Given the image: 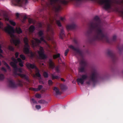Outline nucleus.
Listing matches in <instances>:
<instances>
[{
  "label": "nucleus",
  "mask_w": 123,
  "mask_h": 123,
  "mask_svg": "<svg viewBox=\"0 0 123 123\" xmlns=\"http://www.w3.org/2000/svg\"><path fill=\"white\" fill-rule=\"evenodd\" d=\"M100 20L98 16H95L93 21L89 25V29L87 33L89 35L94 32V34L89 38L88 41L91 44H93L96 41L101 40L110 44L115 43L116 41L117 37L113 36L112 39L108 38L107 35L105 33L101 25Z\"/></svg>",
  "instance_id": "1"
},
{
  "label": "nucleus",
  "mask_w": 123,
  "mask_h": 123,
  "mask_svg": "<svg viewBox=\"0 0 123 123\" xmlns=\"http://www.w3.org/2000/svg\"><path fill=\"white\" fill-rule=\"evenodd\" d=\"M69 1L66 0H49V3H46L45 7H44L42 10L48 9L52 10L55 12H57L61 10V8L59 2L62 4L66 5Z\"/></svg>",
  "instance_id": "2"
},
{
  "label": "nucleus",
  "mask_w": 123,
  "mask_h": 123,
  "mask_svg": "<svg viewBox=\"0 0 123 123\" xmlns=\"http://www.w3.org/2000/svg\"><path fill=\"white\" fill-rule=\"evenodd\" d=\"M69 47L73 49L76 52L77 54L80 58L81 60L80 62V66L79 68V71L80 72H83L85 70V68L87 66V63L83 58V53L81 50L79 49L75 48L73 45H71L69 46Z\"/></svg>",
  "instance_id": "3"
},
{
  "label": "nucleus",
  "mask_w": 123,
  "mask_h": 123,
  "mask_svg": "<svg viewBox=\"0 0 123 123\" xmlns=\"http://www.w3.org/2000/svg\"><path fill=\"white\" fill-rule=\"evenodd\" d=\"M100 78L99 73L96 70L93 71L90 74L89 77V80L86 82L87 84L90 85L92 84L94 85L96 83Z\"/></svg>",
  "instance_id": "4"
},
{
  "label": "nucleus",
  "mask_w": 123,
  "mask_h": 123,
  "mask_svg": "<svg viewBox=\"0 0 123 123\" xmlns=\"http://www.w3.org/2000/svg\"><path fill=\"white\" fill-rule=\"evenodd\" d=\"M6 31L7 32L11 37V42L12 43L15 44V31L13 27L9 25H7V26L5 28Z\"/></svg>",
  "instance_id": "5"
},
{
  "label": "nucleus",
  "mask_w": 123,
  "mask_h": 123,
  "mask_svg": "<svg viewBox=\"0 0 123 123\" xmlns=\"http://www.w3.org/2000/svg\"><path fill=\"white\" fill-rule=\"evenodd\" d=\"M106 54L107 55L110 57L113 62L115 63L117 59V57L116 55L112 50L108 49L106 50Z\"/></svg>",
  "instance_id": "6"
},
{
  "label": "nucleus",
  "mask_w": 123,
  "mask_h": 123,
  "mask_svg": "<svg viewBox=\"0 0 123 123\" xmlns=\"http://www.w3.org/2000/svg\"><path fill=\"white\" fill-rule=\"evenodd\" d=\"M40 37L41 38H40V40L37 38H35L34 39L35 41L33 40L31 41V43L33 47L34 48L37 46L39 43H41L42 41L45 42V41L44 39V36Z\"/></svg>",
  "instance_id": "7"
},
{
  "label": "nucleus",
  "mask_w": 123,
  "mask_h": 123,
  "mask_svg": "<svg viewBox=\"0 0 123 123\" xmlns=\"http://www.w3.org/2000/svg\"><path fill=\"white\" fill-rule=\"evenodd\" d=\"M23 40L25 44L24 52L25 54H29L30 53V46L29 44L28 39L27 37H25L24 38Z\"/></svg>",
  "instance_id": "8"
},
{
  "label": "nucleus",
  "mask_w": 123,
  "mask_h": 123,
  "mask_svg": "<svg viewBox=\"0 0 123 123\" xmlns=\"http://www.w3.org/2000/svg\"><path fill=\"white\" fill-rule=\"evenodd\" d=\"M87 76L86 74H82L80 78H78L76 80V81L78 84L80 83L83 85L85 81L87 79Z\"/></svg>",
  "instance_id": "9"
},
{
  "label": "nucleus",
  "mask_w": 123,
  "mask_h": 123,
  "mask_svg": "<svg viewBox=\"0 0 123 123\" xmlns=\"http://www.w3.org/2000/svg\"><path fill=\"white\" fill-rule=\"evenodd\" d=\"M76 26V25L75 23H72L70 24L67 25L66 26V28L68 30H73L75 29Z\"/></svg>",
  "instance_id": "10"
},
{
  "label": "nucleus",
  "mask_w": 123,
  "mask_h": 123,
  "mask_svg": "<svg viewBox=\"0 0 123 123\" xmlns=\"http://www.w3.org/2000/svg\"><path fill=\"white\" fill-rule=\"evenodd\" d=\"M26 66L29 69L31 68L32 69L34 68L35 69H36L37 68V67L34 64H31L29 63H27L26 64Z\"/></svg>",
  "instance_id": "11"
},
{
  "label": "nucleus",
  "mask_w": 123,
  "mask_h": 123,
  "mask_svg": "<svg viewBox=\"0 0 123 123\" xmlns=\"http://www.w3.org/2000/svg\"><path fill=\"white\" fill-rule=\"evenodd\" d=\"M18 75L20 76L21 78H24L27 81H29V77L26 75L25 74H21V73H18Z\"/></svg>",
  "instance_id": "12"
},
{
  "label": "nucleus",
  "mask_w": 123,
  "mask_h": 123,
  "mask_svg": "<svg viewBox=\"0 0 123 123\" xmlns=\"http://www.w3.org/2000/svg\"><path fill=\"white\" fill-rule=\"evenodd\" d=\"M39 57L41 59H44L47 58V56L44 52L38 53Z\"/></svg>",
  "instance_id": "13"
},
{
  "label": "nucleus",
  "mask_w": 123,
  "mask_h": 123,
  "mask_svg": "<svg viewBox=\"0 0 123 123\" xmlns=\"http://www.w3.org/2000/svg\"><path fill=\"white\" fill-rule=\"evenodd\" d=\"M17 62H19V65L20 66L22 67L24 66L23 64L24 62L22 61L21 58H18L17 59V60L16 59V64L17 63Z\"/></svg>",
  "instance_id": "14"
},
{
  "label": "nucleus",
  "mask_w": 123,
  "mask_h": 123,
  "mask_svg": "<svg viewBox=\"0 0 123 123\" xmlns=\"http://www.w3.org/2000/svg\"><path fill=\"white\" fill-rule=\"evenodd\" d=\"M12 61L10 62V65L12 68H15V59L13 58H12Z\"/></svg>",
  "instance_id": "15"
},
{
  "label": "nucleus",
  "mask_w": 123,
  "mask_h": 123,
  "mask_svg": "<svg viewBox=\"0 0 123 123\" xmlns=\"http://www.w3.org/2000/svg\"><path fill=\"white\" fill-rule=\"evenodd\" d=\"M49 64L50 67L51 68L53 69L55 67L54 64L51 59L49 60Z\"/></svg>",
  "instance_id": "16"
},
{
  "label": "nucleus",
  "mask_w": 123,
  "mask_h": 123,
  "mask_svg": "<svg viewBox=\"0 0 123 123\" xmlns=\"http://www.w3.org/2000/svg\"><path fill=\"white\" fill-rule=\"evenodd\" d=\"M35 75L38 77L39 78L41 79V75L40 73V71L38 68L36 69Z\"/></svg>",
  "instance_id": "17"
},
{
  "label": "nucleus",
  "mask_w": 123,
  "mask_h": 123,
  "mask_svg": "<svg viewBox=\"0 0 123 123\" xmlns=\"http://www.w3.org/2000/svg\"><path fill=\"white\" fill-rule=\"evenodd\" d=\"M5 18L6 20L8 21L9 23L12 25L13 26H15V23L13 22L12 21L9 20L8 17L7 16H5Z\"/></svg>",
  "instance_id": "18"
},
{
  "label": "nucleus",
  "mask_w": 123,
  "mask_h": 123,
  "mask_svg": "<svg viewBox=\"0 0 123 123\" xmlns=\"http://www.w3.org/2000/svg\"><path fill=\"white\" fill-rule=\"evenodd\" d=\"M53 90L55 91L56 95L60 94L61 93L60 92L59 89L56 87H55Z\"/></svg>",
  "instance_id": "19"
},
{
  "label": "nucleus",
  "mask_w": 123,
  "mask_h": 123,
  "mask_svg": "<svg viewBox=\"0 0 123 123\" xmlns=\"http://www.w3.org/2000/svg\"><path fill=\"white\" fill-rule=\"evenodd\" d=\"M64 32L63 29H62L60 34V37L62 39L63 37L65 36Z\"/></svg>",
  "instance_id": "20"
},
{
  "label": "nucleus",
  "mask_w": 123,
  "mask_h": 123,
  "mask_svg": "<svg viewBox=\"0 0 123 123\" xmlns=\"http://www.w3.org/2000/svg\"><path fill=\"white\" fill-rule=\"evenodd\" d=\"M35 29V27L33 25H31L29 28V31L31 32H33L34 31Z\"/></svg>",
  "instance_id": "21"
},
{
  "label": "nucleus",
  "mask_w": 123,
  "mask_h": 123,
  "mask_svg": "<svg viewBox=\"0 0 123 123\" xmlns=\"http://www.w3.org/2000/svg\"><path fill=\"white\" fill-rule=\"evenodd\" d=\"M22 31L21 28L20 27L18 28L16 26V33H17L18 34L22 33Z\"/></svg>",
  "instance_id": "22"
},
{
  "label": "nucleus",
  "mask_w": 123,
  "mask_h": 123,
  "mask_svg": "<svg viewBox=\"0 0 123 123\" xmlns=\"http://www.w3.org/2000/svg\"><path fill=\"white\" fill-rule=\"evenodd\" d=\"M47 30L48 32L51 31L52 33V34H53L54 33L53 30V29L51 28L50 25H49L48 26Z\"/></svg>",
  "instance_id": "23"
},
{
  "label": "nucleus",
  "mask_w": 123,
  "mask_h": 123,
  "mask_svg": "<svg viewBox=\"0 0 123 123\" xmlns=\"http://www.w3.org/2000/svg\"><path fill=\"white\" fill-rule=\"evenodd\" d=\"M117 47L119 51L120 52L123 51V45L122 48H121L120 47L119 44H117Z\"/></svg>",
  "instance_id": "24"
},
{
  "label": "nucleus",
  "mask_w": 123,
  "mask_h": 123,
  "mask_svg": "<svg viewBox=\"0 0 123 123\" xmlns=\"http://www.w3.org/2000/svg\"><path fill=\"white\" fill-rule=\"evenodd\" d=\"M17 71H18L20 73H22V69L21 68H18L17 66V65L16 64V74H17L16 72Z\"/></svg>",
  "instance_id": "25"
},
{
  "label": "nucleus",
  "mask_w": 123,
  "mask_h": 123,
  "mask_svg": "<svg viewBox=\"0 0 123 123\" xmlns=\"http://www.w3.org/2000/svg\"><path fill=\"white\" fill-rule=\"evenodd\" d=\"M38 34L39 37L43 36V31L41 30H40L38 33Z\"/></svg>",
  "instance_id": "26"
},
{
  "label": "nucleus",
  "mask_w": 123,
  "mask_h": 123,
  "mask_svg": "<svg viewBox=\"0 0 123 123\" xmlns=\"http://www.w3.org/2000/svg\"><path fill=\"white\" fill-rule=\"evenodd\" d=\"M14 85V82L13 80H11L9 82V86L10 87H13Z\"/></svg>",
  "instance_id": "27"
},
{
  "label": "nucleus",
  "mask_w": 123,
  "mask_h": 123,
  "mask_svg": "<svg viewBox=\"0 0 123 123\" xmlns=\"http://www.w3.org/2000/svg\"><path fill=\"white\" fill-rule=\"evenodd\" d=\"M60 57V53L58 54H57L55 55H53V58L55 59L57 58H59Z\"/></svg>",
  "instance_id": "28"
},
{
  "label": "nucleus",
  "mask_w": 123,
  "mask_h": 123,
  "mask_svg": "<svg viewBox=\"0 0 123 123\" xmlns=\"http://www.w3.org/2000/svg\"><path fill=\"white\" fill-rule=\"evenodd\" d=\"M56 23L58 26L59 27H61L62 25L60 20H56Z\"/></svg>",
  "instance_id": "29"
},
{
  "label": "nucleus",
  "mask_w": 123,
  "mask_h": 123,
  "mask_svg": "<svg viewBox=\"0 0 123 123\" xmlns=\"http://www.w3.org/2000/svg\"><path fill=\"white\" fill-rule=\"evenodd\" d=\"M43 75L44 77L47 78L48 77V73L46 72H44L43 73Z\"/></svg>",
  "instance_id": "30"
},
{
  "label": "nucleus",
  "mask_w": 123,
  "mask_h": 123,
  "mask_svg": "<svg viewBox=\"0 0 123 123\" xmlns=\"http://www.w3.org/2000/svg\"><path fill=\"white\" fill-rule=\"evenodd\" d=\"M27 18V17L25 15L23 17V19L22 20V21L23 23H24L25 21V20Z\"/></svg>",
  "instance_id": "31"
},
{
  "label": "nucleus",
  "mask_w": 123,
  "mask_h": 123,
  "mask_svg": "<svg viewBox=\"0 0 123 123\" xmlns=\"http://www.w3.org/2000/svg\"><path fill=\"white\" fill-rule=\"evenodd\" d=\"M43 86L42 85H39L37 88V91H40L43 88Z\"/></svg>",
  "instance_id": "32"
},
{
  "label": "nucleus",
  "mask_w": 123,
  "mask_h": 123,
  "mask_svg": "<svg viewBox=\"0 0 123 123\" xmlns=\"http://www.w3.org/2000/svg\"><path fill=\"white\" fill-rule=\"evenodd\" d=\"M40 51H38V53H41L44 52L43 49V48L41 47H40L39 48Z\"/></svg>",
  "instance_id": "33"
},
{
  "label": "nucleus",
  "mask_w": 123,
  "mask_h": 123,
  "mask_svg": "<svg viewBox=\"0 0 123 123\" xmlns=\"http://www.w3.org/2000/svg\"><path fill=\"white\" fill-rule=\"evenodd\" d=\"M60 87L62 90H65L66 89V86L64 85L61 84L60 85Z\"/></svg>",
  "instance_id": "34"
},
{
  "label": "nucleus",
  "mask_w": 123,
  "mask_h": 123,
  "mask_svg": "<svg viewBox=\"0 0 123 123\" xmlns=\"http://www.w3.org/2000/svg\"><path fill=\"white\" fill-rule=\"evenodd\" d=\"M20 57L23 60H24L25 59V57L24 55L23 54H21L20 55Z\"/></svg>",
  "instance_id": "35"
},
{
  "label": "nucleus",
  "mask_w": 123,
  "mask_h": 123,
  "mask_svg": "<svg viewBox=\"0 0 123 123\" xmlns=\"http://www.w3.org/2000/svg\"><path fill=\"white\" fill-rule=\"evenodd\" d=\"M20 43V41L19 40H18L17 39L16 37V46L18 45Z\"/></svg>",
  "instance_id": "36"
},
{
  "label": "nucleus",
  "mask_w": 123,
  "mask_h": 123,
  "mask_svg": "<svg viewBox=\"0 0 123 123\" xmlns=\"http://www.w3.org/2000/svg\"><path fill=\"white\" fill-rule=\"evenodd\" d=\"M52 78L53 79H57L58 78V76H54L53 74L51 75Z\"/></svg>",
  "instance_id": "37"
},
{
  "label": "nucleus",
  "mask_w": 123,
  "mask_h": 123,
  "mask_svg": "<svg viewBox=\"0 0 123 123\" xmlns=\"http://www.w3.org/2000/svg\"><path fill=\"white\" fill-rule=\"evenodd\" d=\"M38 80L39 81V82L41 84H43L44 82L42 80V79L41 78H38Z\"/></svg>",
  "instance_id": "38"
},
{
  "label": "nucleus",
  "mask_w": 123,
  "mask_h": 123,
  "mask_svg": "<svg viewBox=\"0 0 123 123\" xmlns=\"http://www.w3.org/2000/svg\"><path fill=\"white\" fill-rule=\"evenodd\" d=\"M60 20H61L62 22H63L65 20V17H60Z\"/></svg>",
  "instance_id": "39"
},
{
  "label": "nucleus",
  "mask_w": 123,
  "mask_h": 123,
  "mask_svg": "<svg viewBox=\"0 0 123 123\" xmlns=\"http://www.w3.org/2000/svg\"><path fill=\"white\" fill-rule=\"evenodd\" d=\"M29 90L33 91H34L36 92L37 91V88H29Z\"/></svg>",
  "instance_id": "40"
},
{
  "label": "nucleus",
  "mask_w": 123,
  "mask_h": 123,
  "mask_svg": "<svg viewBox=\"0 0 123 123\" xmlns=\"http://www.w3.org/2000/svg\"><path fill=\"white\" fill-rule=\"evenodd\" d=\"M59 68L58 66L56 67L55 68V70L56 71L58 72L59 73L60 72V70L59 69Z\"/></svg>",
  "instance_id": "41"
},
{
  "label": "nucleus",
  "mask_w": 123,
  "mask_h": 123,
  "mask_svg": "<svg viewBox=\"0 0 123 123\" xmlns=\"http://www.w3.org/2000/svg\"><path fill=\"white\" fill-rule=\"evenodd\" d=\"M35 97L37 98H40L41 97V95L38 93H36L35 94Z\"/></svg>",
  "instance_id": "42"
},
{
  "label": "nucleus",
  "mask_w": 123,
  "mask_h": 123,
  "mask_svg": "<svg viewBox=\"0 0 123 123\" xmlns=\"http://www.w3.org/2000/svg\"><path fill=\"white\" fill-rule=\"evenodd\" d=\"M38 102L39 103L43 104L45 103V101L44 100H39Z\"/></svg>",
  "instance_id": "43"
},
{
  "label": "nucleus",
  "mask_w": 123,
  "mask_h": 123,
  "mask_svg": "<svg viewBox=\"0 0 123 123\" xmlns=\"http://www.w3.org/2000/svg\"><path fill=\"white\" fill-rule=\"evenodd\" d=\"M3 64L4 65L7 67V68L8 69H9L10 68V67L8 66V65L4 61H3Z\"/></svg>",
  "instance_id": "44"
},
{
  "label": "nucleus",
  "mask_w": 123,
  "mask_h": 123,
  "mask_svg": "<svg viewBox=\"0 0 123 123\" xmlns=\"http://www.w3.org/2000/svg\"><path fill=\"white\" fill-rule=\"evenodd\" d=\"M69 49H68L65 51L64 53L65 56H66L67 55V54L69 51Z\"/></svg>",
  "instance_id": "45"
},
{
  "label": "nucleus",
  "mask_w": 123,
  "mask_h": 123,
  "mask_svg": "<svg viewBox=\"0 0 123 123\" xmlns=\"http://www.w3.org/2000/svg\"><path fill=\"white\" fill-rule=\"evenodd\" d=\"M48 83L49 86L52 85L53 83V82L51 80H49L48 81Z\"/></svg>",
  "instance_id": "46"
},
{
  "label": "nucleus",
  "mask_w": 123,
  "mask_h": 123,
  "mask_svg": "<svg viewBox=\"0 0 123 123\" xmlns=\"http://www.w3.org/2000/svg\"><path fill=\"white\" fill-rule=\"evenodd\" d=\"M1 45L0 44V53H2L3 52V51L1 49ZM0 56L2 57H3V56L1 55L0 54Z\"/></svg>",
  "instance_id": "47"
},
{
  "label": "nucleus",
  "mask_w": 123,
  "mask_h": 123,
  "mask_svg": "<svg viewBox=\"0 0 123 123\" xmlns=\"http://www.w3.org/2000/svg\"><path fill=\"white\" fill-rule=\"evenodd\" d=\"M31 101L33 103H36L37 102L33 98L31 99Z\"/></svg>",
  "instance_id": "48"
},
{
  "label": "nucleus",
  "mask_w": 123,
  "mask_h": 123,
  "mask_svg": "<svg viewBox=\"0 0 123 123\" xmlns=\"http://www.w3.org/2000/svg\"><path fill=\"white\" fill-rule=\"evenodd\" d=\"M20 16L22 17V15L21 14H19L18 13H16V17H17V18H18Z\"/></svg>",
  "instance_id": "49"
},
{
  "label": "nucleus",
  "mask_w": 123,
  "mask_h": 123,
  "mask_svg": "<svg viewBox=\"0 0 123 123\" xmlns=\"http://www.w3.org/2000/svg\"><path fill=\"white\" fill-rule=\"evenodd\" d=\"M36 108L37 109H39L41 108V106L40 105H36Z\"/></svg>",
  "instance_id": "50"
},
{
  "label": "nucleus",
  "mask_w": 123,
  "mask_h": 123,
  "mask_svg": "<svg viewBox=\"0 0 123 123\" xmlns=\"http://www.w3.org/2000/svg\"><path fill=\"white\" fill-rule=\"evenodd\" d=\"M4 78V76L3 74L0 75V80L3 79Z\"/></svg>",
  "instance_id": "51"
},
{
  "label": "nucleus",
  "mask_w": 123,
  "mask_h": 123,
  "mask_svg": "<svg viewBox=\"0 0 123 123\" xmlns=\"http://www.w3.org/2000/svg\"><path fill=\"white\" fill-rule=\"evenodd\" d=\"M29 22L30 23H33V20L32 19L29 18Z\"/></svg>",
  "instance_id": "52"
},
{
  "label": "nucleus",
  "mask_w": 123,
  "mask_h": 123,
  "mask_svg": "<svg viewBox=\"0 0 123 123\" xmlns=\"http://www.w3.org/2000/svg\"><path fill=\"white\" fill-rule=\"evenodd\" d=\"M42 24L41 23H38V26L39 28H41L42 27Z\"/></svg>",
  "instance_id": "53"
},
{
  "label": "nucleus",
  "mask_w": 123,
  "mask_h": 123,
  "mask_svg": "<svg viewBox=\"0 0 123 123\" xmlns=\"http://www.w3.org/2000/svg\"><path fill=\"white\" fill-rule=\"evenodd\" d=\"M74 42L76 44H77V41L76 39L74 38L73 40Z\"/></svg>",
  "instance_id": "54"
},
{
  "label": "nucleus",
  "mask_w": 123,
  "mask_h": 123,
  "mask_svg": "<svg viewBox=\"0 0 123 123\" xmlns=\"http://www.w3.org/2000/svg\"><path fill=\"white\" fill-rule=\"evenodd\" d=\"M8 49L10 50H12L13 49L12 47L11 46H9L8 47Z\"/></svg>",
  "instance_id": "55"
},
{
  "label": "nucleus",
  "mask_w": 123,
  "mask_h": 123,
  "mask_svg": "<svg viewBox=\"0 0 123 123\" xmlns=\"http://www.w3.org/2000/svg\"><path fill=\"white\" fill-rule=\"evenodd\" d=\"M2 70L3 71H4L5 72H6V69H5V68H4V67H3L2 68Z\"/></svg>",
  "instance_id": "56"
},
{
  "label": "nucleus",
  "mask_w": 123,
  "mask_h": 123,
  "mask_svg": "<svg viewBox=\"0 0 123 123\" xmlns=\"http://www.w3.org/2000/svg\"><path fill=\"white\" fill-rule=\"evenodd\" d=\"M18 53L17 52H16V58L18 57Z\"/></svg>",
  "instance_id": "57"
},
{
  "label": "nucleus",
  "mask_w": 123,
  "mask_h": 123,
  "mask_svg": "<svg viewBox=\"0 0 123 123\" xmlns=\"http://www.w3.org/2000/svg\"><path fill=\"white\" fill-rule=\"evenodd\" d=\"M120 12L121 13L122 16H123V10L120 11Z\"/></svg>",
  "instance_id": "58"
},
{
  "label": "nucleus",
  "mask_w": 123,
  "mask_h": 123,
  "mask_svg": "<svg viewBox=\"0 0 123 123\" xmlns=\"http://www.w3.org/2000/svg\"><path fill=\"white\" fill-rule=\"evenodd\" d=\"M3 25V24L2 23L0 22V28L1 27V26H2Z\"/></svg>",
  "instance_id": "59"
},
{
  "label": "nucleus",
  "mask_w": 123,
  "mask_h": 123,
  "mask_svg": "<svg viewBox=\"0 0 123 123\" xmlns=\"http://www.w3.org/2000/svg\"><path fill=\"white\" fill-rule=\"evenodd\" d=\"M61 80L62 81H65V80L63 79V78H61Z\"/></svg>",
  "instance_id": "60"
},
{
  "label": "nucleus",
  "mask_w": 123,
  "mask_h": 123,
  "mask_svg": "<svg viewBox=\"0 0 123 123\" xmlns=\"http://www.w3.org/2000/svg\"><path fill=\"white\" fill-rule=\"evenodd\" d=\"M89 50H87L86 51V52L87 53H89Z\"/></svg>",
  "instance_id": "61"
},
{
  "label": "nucleus",
  "mask_w": 123,
  "mask_h": 123,
  "mask_svg": "<svg viewBox=\"0 0 123 123\" xmlns=\"http://www.w3.org/2000/svg\"><path fill=\"white\" fill-rule=\"evenodd\" d=\"M117 4H120V3H119V2L118 1H117Z\"/></svg>",
  "instance_id": "62"
},
{
  "label": "nucleus",
  "mask_w": 123,
  "mask_h": 123,
  "mask_svg": "<svg viewBox=\"0 0 123 123\" xmlns=\"http://www.w3.org/2000/svg\"><path fill=\"white\" fill-rule=\"evenodd\" d=\"M42 1H44V0H41Z\"/></svg>",
  "instance_id": "63"
},
{
  "label": "nucleus",
  "mask_w": 123,
  "mask_h": 123,
  "mask_svg": "<svg viewBox=\"0 0 123 123\" xmlns=\"http://www.w3.org/2000/svg\"><path fill=\"white\" fill-rule=\"evenodd\" d=\"M35 75H34V77H35Z\"/></svg>",
  "instance_id": "64"
}]
</instances>
